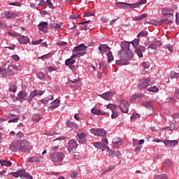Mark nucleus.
Wrapping results in <instances>:
<instances>
[{"instance_id": "obj_1", "label": "nucleus", "mask_w": 179, "mask_h": 179, "mask_svg": "<svg viewBox=\"0 0 179 179\" xmlns=\"http://www.w3.org/2000/svg\"><path fill=\"white\" fill-rule=\"evenodd\" d=\"M130 43L127 41L122 42L121 50L118 52L120 59L116 60V65H128V61H131L134 58V51L129 49Z\"/></svg>"}, {"instance_id": "obj_2", "label": "nucleus", "mask_w": 179, "mask_h": 179, "mask_svg": "<svg viewBox=\"0 0 179 179\" xmlns=\"http://www.w3.org/2000/svg\"><path fill=\"white\" fill-rule=\"evenodd\" d=\"M10 150L12 152H25L29 153L31 150L30 143L27 140H17V141L13 142L9 146Z\"/></svg>"}, {"instance_id": "obj_3", "label": "nucleus", "mask_w": 179, "mask_h": 179, "mask_svg": "<svg viewBox=\"0 0 179 179\" xmlns=\"http://www.w3.org/2000/svg\"><path fill=\"white\" fill-rule=\"evenodd\" d=\"M152 85H155V80H153V78H148L141 80V82L138 84L137 87L140 90H145L146 87L152 86Z\"/></svg>"}, {"instance_id": "obj_4", "label": "nucleus", "mask_w": 179, "mask_h": 179, "mask_svg": "<svg viewBox=\"0 0 179 179\" xmlns=\"http://www.w3.org/2000/svg\"><path fill=\"white\" fill-rule=\"evenodd\" d=\"M65 155L63 152H53L50 155V160L54 163H60L64 160Z\"/></svg>"}, {"instance_id": "obj_5", "label": "nucleus", "mask_w": 179, "mask_h": 179, "mask_svg": "<svg viewBox=\"0 0 179 179\" xmlns=\"http://www.w3.org/2000/svg\"><path fill=\"white\" fill-rule=\"evenodd\" d=\"M142 104L147 108H150L152 110V113L148 114L149 117H150L151 118H154L155 117H156V115H157V113H156V112L155 111V106H153V102L145 101H143Z\"/></svg>"}, {"instance_id": "obj_6", "label": "nucleus", "mask_w": 179, "mask_h": 179, "mask_svg": "<svg viewBox=\"0 0 179 179\" xmlns=\"http://www.w3.org/2000/svg\"><path fill=\"white\" fill-rule=\"evenodd\" d=\"M117 6H123L127 9H131L132 8H139L141 6V3L139 2L135 3H128L125 2H116Z\"/></svg>"}, {"instance_id": "obj_7", "label": "nucleus", "mask_w": 179, "mask_h": 179, "mask_svg": "<svg viewBox=\"0 0 179 179\" xmlns=\"http://www.w3.org/2000/svg\"><path fill=\"white\" fill-rule=\"evenodd\" d=\"M106 108L110 110L112 113V118H117V117L120 115V113L117 111V108H118V106L117 105L109 103L106 106Z\"/></svg>"}, {"instance_id": "obj_8", "label": "nucleus", "mask_w": 179, "mask_h": 179, "mask_svg": "<svg viewBox=\"0 0 179 179\" xmlns=\"http://www.w3.org/2000/svg\"><path fill=\"white\" fill-rule=\"evenodd\" d=\"M66 148L69 152L72 153V152L76 150V148H78V142L75 139H71L68 142Z\"/></svg>"}, {"instance_id": "obj_9", "label": "nucleus", "mask_w": 179, "mask_h": 179, "mask_svg": "<svg viewBox=\"0 0 179 179\" xmlns=\"http://www.w3.org/2000/svg\"><path fill=\"white\" fill-rule=\"evenodd\" d=\"M119 108L122 112L127 113L129 110V103L125 100H122L120 102Z\"/></svg>"}, {"instance_id": "obj_10", "label": "nucleus", "mask_w": 179, "mask_h": 179, "mask_svg": "<svg viewBox=\"0 0 179 179\" xmlns=\"http://www.w3.org/2000/svg\"><path fill=\"white\" fill-rule=\"evenodd\" d=\"M69 82L71 83V87H74L76 90H78L79 87L82 86V83L80 82L79 77H77L76 78L72 77Z\"/></svg>"}, {"instance_id": "obj_11", "label": "nucleus", "mask_w": 179, "mask_h": 179, "mask_svg": "<svg viewBox=\"0 0 179 179\" xmlns=\"http://www.w3.org/2000/svg\"><path fill=\"white\" fill-rule=\"evenodd\" d=\"M90 132L96 136H104L107 134V131L104 129H92Z\"/></svg>"}, {"instance_id": "obj_12", "label": "nucleus", "mask_w": 179, "mask_h": 179, "mask_svg": "<svg viewBox=\"0 0 179 179\" xmlns=\"http://www.w3.org/2000/svg\"><path fill=\"white\" fill-rule=\"evenodd\" d=\"M44 94V91H40L38 90H34L33 92H31L29 94V96L28 97V101L30 103L34 97H36V96H43Z\"/></svg>"}, {"instance_id": "obj_13", "label": "nucleus", "mask_w": 179, "mask_h": 179, "mask_svg": "<svg viewBox=\"0 0 179 179\" xmlns=\"http://www.w3.org/2000/svg\"><path fill=\"white\" fill-rule=\"evenodd\" d=\"M0 73L3 76V78H6L8 76H13L15 73H13V71L9 69H2L0 68Z\"/></svg>"}, {"instance_id": "obj_14", "label": "nucleus", "mask_w": 179, "mask_h": 179, "mask_svg": "<svg viewBox=\"0 0 179 179\" xmlns=\"http://www.w3.org/2000/svg\"><path fill=\"white\" fill-rule=\"evenodd\" d=\"M173 17H174L162 15L161 17V23H163L164 24H171L173 23Z\"/></svg>"}, {"instance_id": "obj_15", "label": "nucleus", "mask_w": 179, "mask_h": 179, "mask_svg": "<svg viewBox=\"0 0 179 179\" xmlns=\"http://www.w3.org/2000/svg\"><path fill=\"white\" fill-rule=\"evenodd\" d=\"M28 173L26 172L25 170H21L18 171L17 172H11L10 175L13 176V177H15V178H17V177H20V178H22L25 177Z\"/></svg>"}, {"instance_id": "obj_16", "label": "nucleus", "mask_w": 179, "mask_h": 179, "mask_svg": "<svg viewBox=\"0 0 179 179\" xmlns=\"http://www.w3.org/2000/svg\"><path fill=\"white\" fill-rule=\"evenodd\" d=\"M38 29L43 33H47L48 31V22L41 21L38 24Z\"/></svg>"}, {"instance_id": "obj_17", "label": "nucleus", "mask_w": 179, "mask_h": 179, "mask_svg": "<svg viewBox=\"0 0 179 179\" xmlns=\"http://www.w3.org/2000/svg\"><path fill=\"white\" fill-rule=\"evenodd\" d=\"M60 103H61V100H59V99H57L54 100L50 103V106L49 107V110H50V111H54V110H55V108H58V107H59Z\"/></svg>"}, {"instance_id": "obj_18", "label": "nucleus", "mask_w": 179, "mask_h": 179, "mask_svg": "<svg viewBox=\"0 0 179 179\" xmlns=\"http://www.w3.org/2000/svg\"><path fill=\"white\" fill-rule=\"evenodd\" d=\"M163 142L164 145L166 146V148H173L178 145V141L177 140H173V141L165 140Z\"/></svg>"}, {"instance_id": "obj_19", "label": "nucleus", "mask_w": 179, "mask_h": 179, "mask_svg": "<svg viewBox=\"0 0 179 179\" xmlns=\"http://www.w3.org/2000/svg\"><path fill=\"white\" fill-rule=\"evenodd\" d=\"M17 40H18L20 44H22L23 45L27 44V43H29L30 41V38H29V37L24 36L23 35H19Z\"/></svg>"}, {"instance_id": "obj_20", "label": "nucleus", "mask_w": 179, "mask_h": 179, "mask_svg": "<svg viewBox=\"0 0 179 179\" xmlns=\"http://www.w3.org/2000/svg\"><path fill=\"white\" fill-rule=\"evenodd\" d=\"M162 15L164 16H173L174 10L169 8H164L162 9Z\"/></svg>"}, {"instance_id": "obj_21", "label": "nucleus", "mask_w": 179, "mask_h": 179, "mask_svg": "<svg viewBox=\"0 0 179 179\" xmlns=\"http://www.w3.org/2000/svg\"><path fill=\"white\" fill-rule=\"evenodd\" d=\"M27 97V93L24 90L20 91L17 96V100L21 103Z\"/></svg>"}, {"instance_id": "obj_22", "label": "nucleus", "mask_w": 179, "mask_h": 179, "mask_svg": "<svg viewBox=\"0 0 179 179\" xmlns=\"http://www.w3.org/2000/svg\"><path fill=\"white\" fill-rule=\"evenodd\" d=\"M122 145V139L121 138L115 137L113 139L112 148H118Z\"/></svg>"}, {"instance_id": "obj_23", "label": "nucleus", "mask_w": 179, "mask_h": 179, "mask_svg": "<svg viewBox=\"0 0 179 179\" xmlns=\"http://www.w3.org/2000/svg\"><path fill=\"white\" fill-rule=\"evenodd\" d=\"M77 139L79 142V143H86L87 139H86V134L81 133L77 134Z\"/></svg>"}, {"instance_id": "obj_24", "label": "nucleus", "mask_w": 179, "mask_h": 179, "mask_svg": "<svg viewBox=\"0 0 179 179\" xmlns=\"http://www.w3.org/2000/svg\"><path fill=\"white\" fill-rule=\"evenodd\" d=\"M145 51H146V48H145V46H140L136 49L135 52L139 58H142L143 57V54H142V52H145Z\"/></svg>"}, {"instance_id": "obj_25", "label": "nucleus", "mask_w": 179, "mask_h": 179, "mask_svg": "<svg viewBox=\"0 0 179 179\" xmlns=\"http://www.w3.org/2000/svg\"><path fill=\"white\" fill-rule=\"evenodd\" d=\"M113 92H107L103 94H100L99 97H101L104 100H107L108 101L111 100V98L113 97Z\"/></svg>"}, {"instance_id": "obj_26", "label": "nucleus", "mask_w": 179, "mask_h": 179, "mask_svg": "<svg viewBox=\"0 0 179 179\" xmlns=\"http://www.w3.org/2000/svg\"><path fill=\"white\" fill-rule=\"evenodd\" d=\"M42 161H43L42 157L33 156L28 159L29 163H34V162L38 163Z\"/></svg>"}, {"instance_id": "obj_27", "label": "nucleus", "mask_w": 179, "mask_h": 179, "mask_svg": "<svg viewBox=\"0 0 179 179\" xmlns=\"http://www.w3.org/2000/svg\"><path fill=\"white\" fill-rule=\"evenodd\" d=\"M91 113H92V114H94L95 115H107V112H103V110L96 109V108H93L91 110Z\"/></svg>"}, {"instance_id": "obj_28", "label": "nucleus", "mask_w": 179, "mask_h": 179, "mask_svg": "<svg viewBox=\"0 0 179 179\" xmlns=\"http://www.w3.org/2000/svg\"><path fill=\"white\" fill-rule=\"evenodd\" d=\"M66 127H68V128H71L74 129H78V128H79V126H78L76 123H75L74 122H71L70 120H67L66 122Z\"/></svg>"}, {"instance_id": "obj_29", "label": "nucleus", "mask_w": 179, "mask_h": 179, "mask_svg": "<svg viewBox=\"0 0 179 179\" xmlns=\"http://www.w3.org/2000/svg\"><path fill=\"white\" fill-rule=\"evenodd\" d=\"M162 45V42L161 41H156L153 43H151L148 49L150 48L151 50H156L157 48H159Z\"/></svg>"}, {"instance_id": "obj_30", "label": "nucleus", "mask_w": 179, "mask_h": 179, "mask_svg": "<svg viewBox=\"0 0 179 179\" xmlns=\"http://www.w3.org/2000/svg\"><path fill=\"white\" fill-rule=\"evenodd\" d=\"M101 143L102 144V146L103 147L102 152H104V150L106 152H108L110 148H108V146H107L108 145V141L107 140V138H102V143Z\"/></svg>"}, {"instance_id": "obj_31", "label": "nucleus", "mask_w": 179, "mask_h": 179, "mask_svg": "<svg viewBox=\"0 0 179 179\" xmlns=\"http://www.w3.org/2000/svg\"><path fill=\"white\" fill-rule=\"evenodd\" d=\"M98 48L99 51H104V52H109L110 50H111V48H110V47L106 44L99 45Z\"/></svg>"}, {"instance_id": "obj_32", "label": "nucleus", "mask_w": 179, "mask_h": 179, "mask_svg": "<svg viewBox=\"0 0 179 179\" xmlns=\"http://www.w3.org/2000/svg\"><path fill=\"white\" fill-rule=\"evenodd\" d=\"M54 100V96L52 95H50L49 96L45 97L44 99L41 100L42 104H48L50 101Z\"/></svg>"}, {"instance_id": "obj_33", "label": "nucleus", "mask_w": 179, "mask_h": 179, "mask_svg": "<svg viewBox=\"0 0 179 179\" xmlns=\"http://www.w3.org/2000/svg\"><path fill=\"white\" fill-rule=\"evenodd\" d=\"M109 156L110 157H118L119 156H121V152L118 150H110L109 151Z\"/></svg>"}, {"instance_id": "obj_34", "label": "nucleus", "mask_w": 179, "mask_h": 179, "mask_svg": "<svg viewBox=\"0 0 179 179\" xmlns=\"http://www.w3.org/2000/svg\"><path fill=\"white\" fill-rule=\"evenodd\" d=\"M142 97H143V94H141V93L134 94L130 98V101H131V103H134V101H135V100H136V99H138V98L142 99Z\"/></svg>"}, {"instance_id": "obj_35", "label": "nucleus", "mask_w": 179, "mask_h": 179, "mask_svg": "<svg viewBox=\"0 0 179 179\" xmlns=\"http://www.w3.org/2000/svg\"><path fill=\"white\" fill-rule=\"evenodd\" d=\"M87 48V46L85 45V44H80L77 47H75L73 50L78 52V51H85V50H86Z\"/></svg>"}, {"instance_id": "obj_36", "label": "nucleus", "mask_w": 179, "mask_h": 179, "mask_svg": "<svg viewBox=\"0 0 179 179\" xmlns=\"http://www.w3.org/2000/svg\"><path fill=\"white\" fill-rule=\"evenodd\" d=\"M0 164L1 167H3V166H5L6 167H10V166H12V162L3 159L0 160Z\"/></svg>"}, {"instance_id": "obj_37", "label": "nucleus", "mask_w": 179, "mask_h": 179, "mask_svg": "<svg viewBox=\"0 0 179 179\" xmlns=\"http://www.w3.org/2000/svg\"><path fill=\"white\" fill-rule=\"evenodd\" d=\"M143 143H145V140H143V139L138 141V139L133 138L134 146H138L141 145H143Z\"/></svg>"}, {"instance_id": "obj_38", "label": "nucleus", "mask_w": 179, "mask_h": 179, "mask_svg": "<svg viewBox=\"0 0 179 179\" xmlns=\"http://www.w3.org/2000/svg\"><path fill=\"white\" fill-rule=\"evenodd\" d=\"M6 19H13L15 17H17L19 16V13H8L6 15Z\"/></svg>"}, {"instance_id": "obj_39", "label": "nucleus", "mask_w": 179, "mask_h": 179, "mask_svg": "<svg viewBox=\"0 0 179 179\" xmlns=\"http://www.w3.org/2000/svg\"><path fill=\"white\" fill-rule=\"evenodd\" d=\"M75 62H76V61L73 59H68L66 60L65 62V64L67 66H69V65H73V64H75Z\"/></svg>"}, {"instance_id": "obj_40", "label": "nucleus", "mask_w": 179, "mask_h": 179, "mask_svg": "<svg viewBox=\"0 0 179 179\" xmlns=\"http://www.w3.org/2000/svg\"><path fill=\"white\" fill-rule=\"evenodd\" d=\"M107 57H108V62L110 64V62H112V61H114V57H113V53L111 52V51H109L107 54H106Z\"/></svg>"}, {"instance_id": "obj_41", "label": "nucleus", "mask_w": 179, "mask_h": 179, "mask_svg": "<svg viewBox=\"0 0 179 179\" xmlns=\"http://www.w3.org/2000/svg\"><path fill=\"white\" fill-rule=\"evenodd\" d=\"M93 145L96 149H104V147H103V144H101V143L100 142H94L93 143Z\"/></svg>"}, {"instance_id": "obj_42", "label": "nucleus", "mask_w": 179, "mask_h": 179, "mask_svg": "<svg viewBox=\"0 0 179 179\" xmlns=\"http://www.w3.org/2000/svg\"><path fill=\"white\" fill-rule=\"evenodd\" d=\"M148 92H152V93H157L159 92V88L156 86L150 87L148 89Z\"/></svg>"}, {"instance_id": "obj_43", "label": "nucleus", "mask_w": 179, "mask_h": 179, "mask_svg": "<svg viewBox=\"0 0 179 179\" xmlns=\"http://www.w3.org/2000/svg\"><path fill=\"white\" fill-rule=\"evenodd\" d=\"M145 17H148V14H142L138 17H135L134 20H142L143 19H145Z\"/></svg>"}, {"instance_id": "obj_44", "label": "nucleus", "mask_w": 179, "mask_h": 179, "mask_svg": "<svg viewBox=\"0 0 179 179\" xmlns=\"http://www.w3.org/2000/svg\"><path fill=\"white\" fill-rule=\"evenodd\" d=\"M41 120V116L40 115H34L32 117V121H34L35 122H38Z\"/></svg>"}, {"instance_id": "obj_45", "label": "nucleus", "mask_w": 179, "mask_h": 179, "mask_svg": "<svg viewBox=\"0 0 179 179\" xmlns=\"http://www.w3.org/2000/svg\"><path fill=\"white\" fill-rule=\"evenodd\" d=\"M139 41H141V40H139V39H134V41H132L131 42V44H132V45H133V47H134V48H136V47L138 46V45H139Z\"/></svg>"}, {"instance_id": "obj_46", "label": "nucleus", "mask_w": 179, "mask_h": 179, "mask_svg": "<svg viewBox=\"0 0 179 179\" xmlns=\"http://www.w3.org/2000/svg\"><path fill=\"white\" fill-rule=\"evenodd\" d=\"M155 179H169V177L166 174H160L156 176Z\"/></svg>"}, {"instance_id": "obj_47", "label": "nucleus", "mask_w": 179, "mask_h": 179, "mask_svg": "<svg viewBox=\"0 0 179 179\" xmlns=\"http://www.w3.org/2000/svg\"><path fill=\"white\" fill-rule=\"evenodd\" d=\"M178 78H179V74L178 73H176V71L171 72V79H177Z\"/></svg>"}, {"instance_id": "obj_48", "label": "nucleus", "mask_w": 179, "mask_h": 179, "mask_svg": "<svg viewBox=\"0 0 179 179\" xmlns=\"http://www.w3.org/2000/svg\"><path fill=\"white\" fill-rule=\"evenodd\" d=\"M106 68H107V64L105 62L99 63V69H101V71H104Z\"/></svg>"}, {"instance_id": "obj_49", "label": "nucleus", "mask_w": 179, "mask_h": 179, "mask_svg": "<svg viewBox=\"0 0 179 179\" xmlns=\"http://www.w3.org/2000/svg\"><path fill=\"white\" fill-rule=\"evenodd\" d=\"M146 36H148V31H143L141 32H140L138 35L137 37L140 38V37H146Z\"/></svg>"}, {"instance_id": "obj_50", "label": "nucleus", "mask_w": 179, "mask_h": 179, "mask_svg": "<svg viewBox=\"0 0 179 179\" xmlns=\"http://www.w3.org/2000/svg\"><path fill=\"white\" fill-rule=\"evenodd\" d=\"M8 90L9 92H12V93H16V86H15V85H10Z\"/></svg>"}, {"instance_id": "obj_51", "label": "nucleus", "mask_w": 179, "mask_h": 179, "mask_svg": "<svg viewBox=\"0 0 179 179\" xmlns=\"http://www.w3.org/2000/svg\"><path fill=\"white\" fill-rule=\"evenodd\" d=\"M36 76L37 78H38V79L43 80V79H44V77L45 76V74H44V73H37Z\"/></svg>"}, {"instance_id": "obj_52", "label": "nucleus", "mask_w": 179, "mask_h": 179, "mask_svg": "<svg viewBox=\"0 0 179 179\" xmlns=\"http://www.w3.org/2000/svg\"><path fill=\"white\" fill-rule=\"evenodd\" d=\"M76 54H77L78 58H79L80 57H83V55H85V54H86V52H85L84 51H83V52L77 51Z\"/></svg>"}, {"instance_id": "obj_53", "label": "nucleus", "mask_w": 179, "mask_h": 179, "mask_svg": "<svg viewBox=\"0 0 179 179\" xmlns=\"http://www.w3.org/2000/svg\"><path fill=\"white\" fill-rule=\"evenodd\" d=\"M142 66L144 68H145V69H148V68H149V66H150V64L148 62H143Z\"/></svg>"}, {"instance_id": "obj_54", "label": "nucleus", "mask_w": 179, "mask_h": 179, "mask_svg": "<svg viewBox=\"0 0 179 179\" xmlns=\"http://www.w3.org/2000/svg\"><path fill=\"white\" fill-rule=\"evenodd\" d=\"M41 41H43V39H40L38 41H32V44L34 45H38V44H40L41 43Z\"/></svg>"}, {"instance_id": "obj_55", "label": "nucleus", "mask_w": 179, "mask_h": 179, "mask_svg": "<svg viewBox=\"0 0 179 179\" xmlns=\"http://www.w3.org/2000/svg\"><path fill=\"white\" fill-rule=\"evenodd\" d=\"M8 36H12V37H19V35L15 32H8Z\"/></svg>"}, {"instance_id": "obj_56", "label": "nucleus", "mask_w": 179, "mask_h": 179, "mask_svg": "<svg viewBox=\"0 0 179 179\" xmlns=\"http://www.w3.org/2000/svg\"><path fill=\"white\" fill-rule=\"evenodd\" d=\"M79 17H80V15L79 14L71 15V19L73 20L79 19Z\"/></svg>"}, {"instance_id": "obj_57", "label": "nucleus", "mask_w": 179, "mask_h": 179, "mask_svg": "<svg viewBox=\"0 0 179 179\" xmlns=\"http://www.w3.org/2000/svg\"><path fill=\"white\" fill-rule=\"evenodd\" d=\"M136 118H139V114L134 113L131 116V120H135Z\"/></svg>"}, {"instance_id": "obj_58", "label": "nucleus", "mask_w": 179, "mask_h": 179, "mask_svg": "<svg viewBox=\"0 0 179 179\" xmlns=\"http://www.w3.org/2000/svg\"><path fill=\"white\" fill-rule=\"evenodd\" d=\"M71 178H76L78 177V172L74 171L71 174Z\"/></svg>"}, {"instance_id": "obj_59", "label": "nucleus", "mask_w": 179, "mask_h": 179, "mask_svg": "<svg viewBox=\"0 0 179 179\" xmlns=\"http://www.w3.org/2000/svg\"><path fill=\"white\" fill-rule=\"evenodd\" d=\"M143 148V147H142L141 145L138 146L137 148H136V149H135L136 153H139V152H141V150H142Z\"/></svg>"}, {"instance_id": "obj_60", "label": "nucleus", "mask_w": 179, "mask_h": 179, "mask_svg": "<svg viewBox=\"0 0 179 179\" xmlns=\"http://www.w3.org/2000/svg\"><path fill=\"white\" fill-rule=\"evenodd\" d=\"M19 121V117H16V118H14V119H12V120H10L8 121V124H10V122H17Z\"/></svg>"}, {"instance_id": "obj_61", "label": "nucleus", "mask_w": 179, "mask_h": 179, "mask_svg": "<svg viewBox=\"0 0 179 179\" xmlns=\"http://www.w3.org/2000/svg\"><path fill=\"white\" fill-rule=\"evenodd\" d=\"M23 136H24V135L20 131L17 134V138H19L20 139H22Z\"/></svg>"}, {"instance_id": "obj_62", "label": "nucleus", "mask_w": 179, "mask_h": 179, "mask_svg": "<svg viewBox=\"0 0 179 179\" xmlns=\"http://www.w3.org/2000/svg\"><path fill=\"white\" fill-rule=\"evenodd\" d=\"M13 58L14 59V61H20V58L19 57V56L17 55H14L13 56Z\"/></svg>"}, {"instance_id": "obj_63", "label": "nucleus", "mask_w": 179, "mask_h": 179, "mask_svg": "<svg viewBox=\"0 0 179 179\" xmlns=\"http://www.w3.org/2000/svg\"><path fill=\"white\" fill-rule=\"evenodd\" d=\"M22 179H33V177H31L29 173H27V176H24Z\"/></svg>"}, {"instance_id": "obj_64", "label": "nucleus", "mask_w": 179, "mask_h": 179, "mask_svg": "<svg viewBox=\"0 0 179 179\" xmlns=\"http://www.w3.org/2000/svg\"><path fill=\"white\" fill-rule=\"evenodd\" d=\"M176 24H178V23H179V13L176 15Z\"/></svg>"}]
</instances>
